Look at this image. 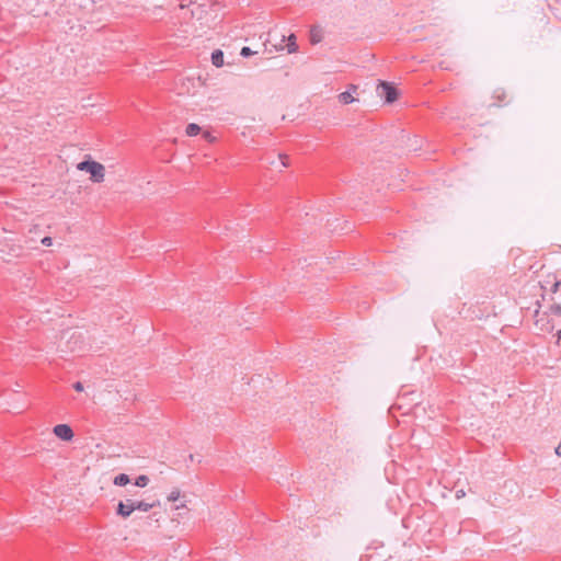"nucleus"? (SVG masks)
Listing matches in <instances>:
<instances>
[{"instance_id":"nucleus-1","label":"nucleus","mask_w":561,"mask_h":561,"mask_svg":"<svg viewBox=\"0 0 561 561\" xmlns=\"http://www.w3.org/2000/svg\"><path fill=\"white\" fill-rule=\"evenodd\" d=\"M158 500H144L138 497V492L130 493L128 497L117 503L116 514L123 519L129 518L135 512L148 513L159 506Z\"/></svg>"},{"instance_id":"nucleus-2","label":"nucleus","mask_w":561,"mask_h":561,"mask_svg":"<svg viewBox=\"0 0 561 561\" xmlns=\"http://www.w3.org/2000/svg\"><path fill=\"white\" fill-rule=\"evenodd\" d=\"M77 169L87 172L93 183H102L105 180V167L90 157L79 162Z\"/></svg>"},{"instance_id":"nucleus-3","label":"nucleus","mask_w":561,"mask_h":561,"mask_svg":"<svg viewBox=\"0 0 561 561\" xmlns=\"http://www.w3.org/2000/svg\"><path fill=\"white\" fill-rule=\"evenodd\" d=\"M53 434L60 440L69 443L75 437L73 430L68 424H57L53 427Z\"/></svg>"},{"instance_id":"nucleus-4","label":"nucleus","mask_w":561,"mask_h":561,"mask_svg":"<svg viewBox=\"0 0 561 561\" xmlns=\"http://www.w3.org/2000/svg\"><path fill=\"white\" fill-rule=\"evenodd\" d=\"M380 95L385 98L387 103H392L398 100L399 92L397 89L388 82H381L379 84Z\"/></svg>"},{"instance_id":"nucleus-5","label":"nucleus","mask_w":561,"mask_h":561,"mask_svg":"<svg viewBox=\"0 0 561 561\" xmlns=\"http://www.w3.org/2000/svg\"><path fill=\"white\" fill-rule=\"evenodd\" d=\"M211 62L216 67H221L224 65V53L219 49L213 51Z\"/></svg>"},{"instance_id":"nucleus-6","label":"nucleus","mask_w":561,"mask_h":561,"mask_svg":"<svg viewBox=\"0 0 561 561\" xmlns=\"http://www.w3.org/2000/svg\"><path fill=\"white\" fill-rule=\"evenodd\" d=\"M337 98H339L340 103L345 104V105L355 102V98L353 96L351 91L342 92L339 94Z\"/></svg>"},{"instance_id":"nucleus-7","label":"nucleus","mask_w":561,"mask_h":561,"mask_svg":"<svg viewBox=\"0 0 561 561\" xmlns=\"http://www.w3.org/2000/svg\"><path fill=\"white\" fill-rule=\"evenodd\" d=\"M130 482V479L127 474L121 473L116 476L113 480V483L117 486H124L127 485Z\"/></svg>"},{"instance_id":"nucleus-8","label":"nucleus","mask_w":561,"mask_h":561,"mask_svg":"<svg viewBox=\"0 0 561 561\" xmlns=\"http://www.w3.org/2000/svg\"><path fill=\"white\" fill-rule=\"evenodd\" d=\"M201 131H202L201 126L195 124V123L188 124L187 127H186V130H185L186 135L190 136V137L196 136Z\"/></svg>"},{"instance_id":"nucleus-9","label":"nucleus","mask_w":561,"mask_h":561,"mask_svg":"<svg viewBox=\"0 0 561 561\" xmlns=\"http://www.w3.org/2000/svg\"><path fill=\"white\" fill-rule=\"evenodd\" d=\"M150 483V479L146 474H140L135 480V486L138 488H146Z\"/></svg>"},{"instance_id":"nucleus-10","label":"nucleus","mask_w":561,"mask_h":561,"mask_svg":"<svg viewBox=\"0 0 561 561\" xmlns=\"http://www.w3.org/2000/svg\"><path fill=\"white\" fill-rule=\"evenodd\" d=\"M182 497V494H181V491L179 489H173L169 494H168V501L169 502H176V501H180Z\"/></svg>"},{"instance_id":"nucleus-11","label":"nucleus","mask_w":561,"mask_h":561,"mask_svg":"<svg viewBox=\"0 0 561 561\" xmlns=\"http://www.w3.org/2000/svg\"><path fill=\"white\" fill-rule=\"evenodd\" d=\"M310 39H311V43L312 44H317L321 41V34H320V30L318 28H312L311 30V34H310Z\"/></svg>"},{"instance_id":"nucleus-12","label":"nucleus","mask_w":561,"mask_h":561,"mask_svg":"<svg viewBox=\"0 0 561 561\" xmlns=\"http://www.w3.org/2000/svg\"><path fill=\"white\" fill-rule=\"evenodd\" d=\"M240 54H241V56H243V57H249V56H251V55L256 54V51H253V50H251V48H250V47L244 46V47H242V49H241Z\"/></svg>"},{"instance_id":"nucleus-13","label":"nucleus","mask_w":561,"mask_h":561,"mask_svg":"<svg viewBox=\"0 0 561 561\" xmlns=\"http://www.w3.org/2000/svg\"><path fill=\"white\" fill-rule=\"evenodd\" d=\"M496 98L500 102H503L506 99V93L504 90H497L496 91Z\"/></svg>"},{"instance_id":"nucleus-14","label":"nucleus","mask_w":561,"mask_h":561,"mask_svg":"<svg viewBox=\"0 0 561 561\" xmlns=\"http://www.w3.org/2000/svg\"><path fill=\"white\" fill-rule=\"evenodd\" d=\"M42 244L44 247H51L53 245V239L50 237H45L42 239Z\"/></svg>"},{"instance_id":"nucleus-15","label":"nucleus","mask_w":561,"mask_h":561,"mask_svg":"<svg viewBox=\"0 0 561 561\" xmlns=\"http://www.w3.org/2000/svg\"><path fill=\"white\" fill-rule=\"evenodd\" d=\"M203 137H204L207 141H209V142L215 141V137H213V136H211V134H210L209 131H204V133H203Z\"/></svg>"},{"instance_id":"nucleus-16","label":"nucleus","mask_w":561,"mask_h":561,"mask_svg":"<svg viewBox=\"0 0 561 561\" xmlns=\"http://www.w3.org/2000/svg\"><path fill=\"white\" fill-rule=\"evenodd\" d=\"M73 388L76 391H79V392L83 391V389H84L83 385L80 381L76 382L73 385Z\"/></svg>"},{"instance_id":"nucleus-17","label":"nucleus","mask_w":561,"mask_h":561,"mask_svg":"<svg viewBox=\"0 0 561 561\" xmlns=\"http://www.w3.org/2000/svg\"><path fill=\"white\" fill-rule=\"evenodd\" d=\"M465 496H466V492H465V490H458V491H456V499H457V500L463 499Z\"/></svg>"},{"instance_id":"nucleus-18","label":"nucleus","mask_w":561,"mask_h":561,"mask_svg":"<svg viewBox=\"0 0 561 561\" xmlns=\"http://www.w3.org/2000/svg\"><path fill=\"white\" fill-rule=\"evenodd\" d=\"M556 454L558 456H561V440H560V444L556 447Z\"/></svg>"},{"instance_id":"nucleus-19","label":"nucleus","mask_w":561,"mask_h":561,"mask_svg":"<svg viewBox=\"0 0 561 561\" xmlns=\"http://www.w3.org/2000/svg\"><path fill=\"white\" fill-rule=\"evenodd\" d=\"M185 506H186L185 502H182L175 506V510L184 508Z\"/></svg>"},{"instance_id":"nucleus-20","label":"nucleus","mask_w":561,"mask_h":561,"mask_svg":"<svg viewBox=\"0 0 561 561\" xmlns=\"http://www.w3.org/2000/svg\"><path fill=\"white\" fill-rule=\"evenodd\" d=\"M558 339L561 340V330L558 332Z\"/></svg>"},{"instance_id":"nucleus-21","label":"nucleus","mask_w":561,"mask_h":561,"mask_svg":"<svg viewBox=\"0 0 561 561\" xmlns=\"http://www.w3.org/2000/svg\"><path fill=\"white\" fill-rule=\"evenodd\" d=\"M351 89H352V91H354V92L356 91V87H355V85H352V87H351Z\"/></svg>"}]
</instances>
